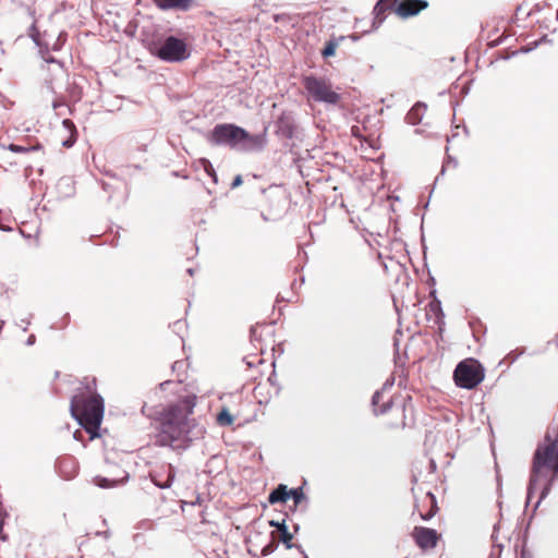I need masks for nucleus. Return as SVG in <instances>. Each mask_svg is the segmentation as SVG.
Here are the masks:
<instances>
[{"label": "nucleus", "mask_w": 558, "mask_h": 558, "mask_svg": "<svg viewBox=\"0 0 558 558\" xmlns=\"http://www.w3.org/2000/svg\"><path fill=\"white\" fill-rule=\"evenodd\" d=\"M425 111L426 105L424 102L418 101L409 110V112L405 116V121L409 124L416 125L422 121Z\"/></svg>", "instance_id": "obj_15"}, {"label": "nucleus", "mask_w": 558, "mask_h": 558, "mask_svg": "<svg viewBox=\"0 0 558 558\" xmlns=\"http://www.w3.org/2000/svg\"><path fill=\"white\" fill-rule=\"evenodd\" d=\"M556 344L558 347V332H557V336H556Z\"/></svg>", "instance_id": "obj_61"}, {"label": "nucleus", "mask_w": 558, "mask_h": 558, "mask_svg": "<svg viewBox=\"0 0 558 558\" xmlns=\"http://www.w3.org/2000/svg\"><path fill=\"white\" fill-rule=\"evenodd\" d=\"M344 38H345L344 36H340L338 38L329 39L326 43L324 49L322 50V56L324 58H329V57L335 56L337 47L339 46L340 41L344 40Z\"/></svg>", "instance_id": "obj_22"}, {"label": "nucleus", "mask_w": 558, "mask_h": 558, "mask_svg": "<svg viewBox=\"0 0 558 558\" xmlns=\"http://www.w3.org/2000/svg\"><path fill=\"white\" fill-rule=\"evenodd\" d=\"M520 354H514L513 352H510L504 360L499 361L498 366H500L504 363H507L508 366L513 364L518 359Z\"/></svg>", "instance_id": "obj_35"}, {"label": "nucleus", "mask_w": 558, "mask_h": 558, "mask_svg": "<svg viewBox=\"0 0 558 558\" xmlns=\"http://www.w3.org/2000/svg\"><path fill=\"white\" fill-rule=\"evenodd\" d=\"M8 148H9V150H11L13 153H17V154H23V153H27L29 150L36 149L35 147H25V146H21L17 144H10Z\"/></svg>", "instance_id": "obj_33"}, {"label": "nucleus", "mask_w": 558, "mask_h": 558, "mask_svg": "<svg viewBox=\"0 0 558 558\" xmlns=\"http://www.w3.org/2000/svg\"><path fill=\"white\" fill-rule=\"evenodd\" d=\"M289 499L288 487L284 484H279L268 495V501L271 505L286 502Z\"/></svg>", "instance_id": "obj_18"}, {"label": "nucleus", "mask_w": 558, "mask_h": 558, "mask_svg": "<svg viewBox=\"0 0 558 558\" xmlns=\"http://www.w3.org/2000/svg\"><path fill=\"white\" fill-rule=\"evenodd\" d=\"M210 144L228 146L239 151H260L265 147L264 135L250 134L246 130L232 123L217 124L208 136Z\"/></svg>", "instance_id": "obj_3"}, {"label": "nucleus", "mask_w": 558, "mask_h": 558, "mask_svg": "<svg viewBox=\"0 0 558 558\" xmlns=\"http://www.w3.org/2000/svg\"><path fill=\"white\" fill-rule=\"evenodd\" d=\"M296 549L303 555V558H308L307 554L304 551L301 545H298Z\"/></svg>", "instance_id": "obj_49"}, {"label": "nucleus", "mask_w": 558, "mask_h": 558, "mask_svg": "<svg viewBox=\"0 0 558 558\" xmlns=\"http://www.w3.org/2000/svg\"><path fill=\"white\" fill-rule=\"evenodd\" d=\"M299 530H300V525L299 524H294L293 525V531L296 533Z\"/></svg>", "instance_id": "obj_52"}, {"label": "nucleus", "mask_w": 558, "mask_h": 558, "mask_svg": "<svg viewBox=\"0 0 558 558\" xmlns=\"http://www.w3.org/2000/svg\"><path fill=\"white\" fill-rule=\"evenodd\" d=\"M64 40H65V34L60 33V35L58 36L57 41L52 46V50H54V51L60 50L62 45H63V43H64Z\"/></svg>", "instance_id": "obj_38"}, {"label": "nucleus", "mask_w": 558, "mask_h": 558, "mask_svg": "<svg viewBox=\"0 0 558 558\" xmlns=\"http://www.w3.org/2000/svg\"><path fill=\"white\" fill-rule=\"evenodd\" d=\"M555 17H556V21L558 22V8H557V11H556Z\"/></svg>", "instance_id": "obj_59"}, {"label": "nucleus", "mask_w": 558, "mask_h": 558, "mask_svg": "<svg viewBox=\"0 0 558 558\" xmlns=\"http://www.w3.org/2000/svg\"><path fill=\"white\" fill-rule=\"evenodd\" d=\"M205 171L211 178L214 183L218 182V175L213 167V165L208 160H204Z\"/></svg>", "instance_id": "obj_32"}, {"label": "nucleus", "mask_w": 558, "mask_h": 558, "mask_svg": "<svg viewBox=\"0 0 558 558\" xmlns=\"http://www.w3.org/2000/svg\"><path fill=\"white\" fill-rule=\"evenodd\" d=\"M150 51L166 62H181L190 57L185 41L172 35L162 41L154 43Z\"/></svg>", "instance_id": "obj_7"}, {"label": "nucleus", "mask_w": 558, "mask_h": 558, "mask_svg": "<svg viewBox=\"0 0 558 558\" xmlns=\"http://www.w3.org/2000/svg\"><path fill=\"white\" fill-rule=\"evenodd\" d=\"M288 494L289 498L293 499L295 506L300 505L305 499L302 487L288 489Z\"/></svg>", "instance_id": "obj_28"}, {"label": "nucleus", "mask_w": 558, "mask_h": 558, "mask_svg": "<svg viewBox=\"0 0 558 558\" xmlns=\"http://www.w3.org/2000/svg\"><path fill=\"white\" fill-rule=\"evenodd\" d=\"M70 411L77 423L89 434L90 439L100 436L99 429L104 418L105 402L100 395L86 398L76 395L71 399Z\"/></svg>", "instance_id": "obj_4"}, {"label": "nucleus", "mask_w": 558, "mask_h": 558, "mask_svg": "<svg viewBox=\"0 0 558 558\" xmlns=\"http://www.w3.org/2000/svg\"><path fill=\"white\" fill-rule=\"evenodd\" d=\"M184 365V362L183 361H175L173 364H172V371L175 372L180 368H182V366Z\"/></svg>", "instance_id": "obj_42"}, {"label": "nucleus", "mask_w": 558, "mask_h": 558, "mask_svg": "<svg viewBox=\"0 0 558 558\" xmlns=\"http://www.w3.org/2000/svg\"><path fill=\"white\" fill-rule=\"evenodd\" d=\"M21 323H22L21 326H22L23 330L26 331L28 326H29V324H31V320L29 319H22Z\"/></svg>", "instance_id": "obj_46"}, {"label": "nucleus", "mask_w": 558, "mask_h": 558, "mask_svg": "<svg viewBox=\"0 0 558 558\" xmlns=\"http://www.w3.org/2000/svg\"><path fill=\"white\" fill-rule=\"evenodd\" d=\"M489 432H490V436H493L494 435V430H493V426L492 425H490Z\"/></svg>", "instance_id": "obj_58"}, {"label": "nucleus", "mask_w": 558, "mask_h": 558, "mask_svg": "<svg viewBox=\"0 0 558 558\" xmlns=\"http://www.w3.org/2000/svg\"><path fill=\"white\" fill-rule=\"evenodd\" d=\"M389 9L395 10V5H392V3H388V0H378L374 7V14L376 19H380L383 21L385 19L386 11Z\"/></svg>", "instance_id": "obj_24"}, {"label": "nucleus", "mask_w": 558, "mask_h": 558, "mask_svg": "<svg viewBox=\"0 0 558 558\" xmlns=\"http://www.w3.org/2000/svg\"><path fill=\"white\" fill-rule=\"evenodd\" d=\"M520 354H514L513 352H510L504 360L499 361L498 366H500L504 363H507L508 366L513 364L518 359Z\"/></svg>", "instance_id": "obj_34"}, {"label": "nucleus", "mask_w": 558, "mask_h": 558, "mask_svg": "<svg viewBox=\"0 0 558 558\" xmlns=\"http://www.w3.org/2000/svg\"><path fill=\"white\" fill-rule=\"evenodd\" d=\"M242 183H243L242 175L238 174L234 177V179L231 183V189H235V187L240 186Z\"/></svg>", "instance_id": "obj_40"}, {"label": "nucleus", "mask_w": 558, "mask_h": 558, "mask_svg": "<svg viewBox=\"0 0 558 558\" xmlns=\"http://www.w3.org/2000/svg\"><path fill=\"white\" fill-rule=\"evenodd\" d=\"M485 378L483 365L475 359H465L453 371L456 385L463 389H473Z\"/></svg>", "instance_id": "obj_5"}, {"label": "nucleus", "mask_w": 558, "mask_h": 558, "mask_svg": "<svg viewBox=\"0 0 558 558\" xmlns=\"http://www.w3.org/2000/svg\"><path fill=\"white\" fill-rule=\"evenodd\" d=\"M539 46H541V41L533 40V41L527 43L522 49L511 51L510 53H505L502 50H498L490 57V65L495 61H498V60H509L510 58H512L519 53L531 52V51L535 50L536 48H538Z\"/></svg>", "instance_id": "obj_12"}, {"label": "nucleus", "mask_w": 558, "mask_h": 558, "mask_svg": "<svg viewBox=\"0 0 558 558\" xmlns=\"http://www.w3.org/2000/svg\"><path fill=\"white\" fill-rule=\"evenodd\" d=\"M523 10V4H520L517 9V15L519 14V12H521Z\"/></svg>", "instance_id": "obj_53"}, {"label": "nucleus", "mask_w": 558, "mask_h": 558, "mask_svg": "<svg viewBox=\"0 0 558 558\" xmlns=\"http://www.w3.org/2000/svg\"><path fill=\"white\" fill-rule=\"evenodd\" d=\"M65 102L61 98H56L52 101V108L57 111L58 114H62V112L58 111L60 108L64 107Z\"/></svg>", "instance_id": "obj_39"}, {"label": "nucleus", "mask_w": 558, "mask_h": 558, "mask_svg": "<svg viewBox=\"0 0 558 558\" xmlns=\"http://www.w3.org/2000/svg\"><path fill=\"white\" fill-rule=\"evenodd\" d=\"M508 37L505 21L501 19L494 25V29H490V49L501 45Z\"/></svg>", "instance_id": "obj_14"}, {"label": "nucleus", "mask_w": 558, "mask_h": 558, "mask_svg": "<svg viewBox=\"0 0 558 558\" xmlns=\"http://www.w3.org/2000/svg\"><path fill=\"white\" fill-rule=\"evenodd\" d=\"M485 525V500L476 496H470L468 500V531L476 536L484 531Z\"/></svg>", "instance_id": "obj_8"}, {"label": "nucleus", "mask_w": 558, "mask_h": 558, "mask_svg": "<svg viewBox=\"0 0 558 558\" xmlns=\"http://www.w3.org/2000/svg\"><path fill=\"white\" fill-rule=\"evenodd\" d=\"M107 186L108 185L106 183L102 184L104 190H107Z\"/></svg>", "instance_id": "obj_60"}, {"label": "nucleus", "mask_w": 558, "mask_h": 558, "mask_svg": "<svg viewBox=\"0 0 558 558\" xmlns=\"http://www.w3.org/2000/svg\"><path fill=\"white\" fill-rule=\"evenodd\" d=\"M194 407L195 396H185L177 403L168 405L160 413L155 444L173 450H185L194 440L203 438L205 427L189 418Z\"/></svg>", "instance_id": "obj_1"}, {"label": "nucleus", "mask_w": 558, "mask_h": 558, "mask_svg": "<svg viewBox=\"0 0 558 558\" xmlns=\"http://www.w3.org/2000/svg\"><path fill=\"white\" fill-rule=\"evenodd\" d=\"M62 125H63L64 130L69 133V136L66 138L62 140L61 144L65 148H71L77 140L76 126L73 123V121L70 119H64L62 121Z\"/></svg>", "instance_id": "obj_17"}, {"label": "nucleus", "mask_w": 558, "mask_h": 558, "mask_svg": "<svg viewBox=\"0 0 558 558\" xmlns=\"http://www.w3.org/2000/svg\"><path fill=\"white\" fill-rule=\"evenodd\" d=\"M35 341H36V337H35L34 335H31V336L28 337V339H27L26 343H27L28 345H32V344H34V343H35Z\"/></svg>", "instance_id": "obj_48"}, {"label": "nucleus", "mask_w": 558, "mask_h": 558, "mask_svg": "<svg viewBox=\"0 0 558 558\" xmlns=\"http://www.w3.org/2000/svg\"><path fill=\"white\" fill-rule=\"evenodd\" d=\"M536 41H541V45H542V44H545V43H551V39L548 38L547 34H544L538 39H536Z\"/></svg>", "instance_id": "obj_43"}, {"label": "nucleus", "mask_w": 558, "mask_h": 558, "mask_svg": "<svg viewBox=\"0 0 558 558\" xmlns=\"http://www.w3.org/2000/svg\"><path fill=\"white\" fill-rule=\"evenodd\" d=\"M151 482L159 488H169L175 477V469L171 463L157 464L149 471Z\"/></svg>", "instance_id": "obj_9"}, {"label": "nucleus", "mask_w": 558, "mask_h": 558, "mask_svg": "<svg viewBox=\"0 0 558 558\" xmlns=\"http://www.w3.org/2000/svg\"><path fill=\"white\" fill-rule=\"evenodd\" d=\"M244 361L246 362L247 366H252L253 364L251 363V361H246V359H244Z\"/></svg>", "instance_id": "obj_56"}, {"label": "nucleus", "mask_w": 558, "mask_h": 558, "mask_svg": "<svg viewBox=\"0 0 558 558\" xmlns=\"http://www.w3.org/2000/svg\"><path fill=\"white\" fill-rule=\"evenodd\" d=\"M80 434H81V433H80L78 430H75V433H74V438H75V439H78V438H77V436H78Z\"/></svg>", "instance_id": "obj_54"}, {"label": "nucleus", "mask_w": 558, "mask_h": 558, "mask_svg": "<svg viewBox=\"0 0 558 558\" xmlns=\"http://www.w3.org/2000/svg\"><path fill=\"white\" fill-rule=\"evenodd\" d=\"M427 496L430 498L432 507H430L429 511H427L426 513H421V518L424 521L430 520L436 514V512L438 510L435 496L432 493H427Z\"/></svg>", "instance_id": "obj_27"}, {"label": "nucleus", "mask_w": 558, "mask_h": 558, "mask_svg": "<svg viewBox=\"0 0 558 558\" xmlns=\"http://www.w3.org/2000/svg\"><path fill=\"white\" fill-rule=\"evenodd\" d=\"M194 0H151V2L162 11L179 10L187 11Z\"/></svg>", "instance_id": "obj_13"}, {"label": "nucleus", "mask_w": 558, "mask_h": 558, "mask_svg": "<svg viewBox=\"0 0 558 558\" xmlns=\"http://www.w3.org/2000/svg\"><path fill=\"white\" fill-rule=\"evenodd\" d=\"M70 97L73 101H78L82 97L81 89L77 86H73L70 89Z\"/></svg>", "instance_id": "obj_36"}, {"label": "nucleus", "mask_w": 558, "mask_h": 558, "mask_svg": "<svg viewBox=\"0 0 558 558\" xmlns=\"http://www.w3.org/2000/svg\"><path fill=\"white\" fill-rule=\"evenodd\" d=\"M49 51H50V48L47 44H44V53H40L41 58L47 62V63H58L59 65H61V62L58 61L56 58H53L52 56L49 54Z\"/></svg>", "instance_id": "obj_30"}, {"label": "nucleus", "mask_w": 558, "mask_h": 558, "mask_svg": "<svg viewBox=\"0 0 558 558\" xmlns=\"http://www.w3.org/2000/svg\"><path fill=\"white\" fill-rule=\"evenodd\" d=\"M393 383H395V379L393 378H390V379H387L386 383L384 384L383 388L380 390H386L388 388H391L393 386Z\"/></svg>", "instance_id": "obj_41"}, {"label": "nucleus", "mask_w": 558, "mask_h": 558, "mask_svg": "<svg viewBox=\"0 0 558 558\" xmlns=\"http://www.w3.org/2000/svg\"><path fill=\"white\" fill-rule=\"evenodd\" d=\"M541 11V7L538 4H535L527 13H526V16H530L532 15L533 13L535 12H539Z\"/></svg>", "instance_id": "obj_45"}, {"label": "nucleus", "mask_w": 558, "mask_h": 558, "mask_svg": "<svg viewBox=\"0 0 558 558\" xmlns=\"http://www.w3.org/2000/svg\"><path fill=\"white\" fill-rule=\"evenodd\" d=\"M278 129L280 133L287 138H292L294 136V123L286 116L279 118Z\"/></svg>", "instance_id": "obj_19"}, {"label": "nucleus", "mask_w": 558, "mask_h": 558, "mask_svg": "<svg viewBox=\"0 0 558 558\" xmlns=\"http://www.w3.org/2000/svg\"><path fill=\"white\" fill-rule=\"evenodd\" d=\"M63 463L73 464L74 460L71 457H69V458H65L64 460L60 461V464H63Z\"/></svg>", "instance_id": "obj_50"}, {"label": "nucleus", "mask_w": 558, "mask_h": 558, "mask_svg": "<svg viewBox=\"0 0 558 558\" xmlns=\"http://www.w3.org/2000/svg\"><path fill=\"white\" fill-rule=\"evenodd\" d=\"M518 558H534L532 551L527 548L525 543L523 544Z\"/></svg>", "instance_id": "obj_37"}, {"label": "nucleus", "mask_w": 558, "mask_h": 558, "mask_svg": "<svg viewBox=\"0 0 558 558\" xmlns=\"http://www.w3.org/2000/svg\"><path fill=\"white\" fill-rule=\"evenodd\" d=\"M128 477L129 475L128 473H125V476L122 480L97 476L95 477L94 481L96 485L99 486L100 488H110L117 486L120 483H124L125 481H128Z\"/></svg>", "instance_id": "obj_23"}, {"label": "nucleus", "mask_w": 558, "mask_h": 558, "mask_svg": "<svg viewBox=\"0 0 558 558\" xmlns=\"http://www.w3.org/2000/svg\"><path fill=\"white\" fill-rule=\"evenodd\" d=\"M303 85L310 97L316 102L337 105L341 97L332 88L329 80L315 75H307L303 78Z\"/></svg>", "instance_id": "obj_6"}, {"label": "nucleus", "mask_w": 558, "mask_h": 558, "mask_svg": "<svg viewBox=\"0 0 558 558\" xmlns=\"http://www.w3.org/2000/svg\"><path fill=\"white\" fill-rule=\"evenodd\" d=\"M391 3L395 5V12L403 19L417 15L428 7L426 0H392Z\"/></svg>", "instance_id": "obj_10"}, {"label": "nucleus", "mask_w": 558, "mask_h": 558, "mask_svg": "<svg viewBox=\"0 0 558 558\" xmlns=\"http://www.w3.org/2000/svg\"><path fill=\"white\" fill-rule=\"evenodd\" d=\"M276 533L277 532H271L272 541L269 542L267 545H265L263 547V549H262V555L263 556L270 555V554H272L277 549L278 543H277V539H276Z\"/></svg>", "instance_id": "obj_29"}, {"label": "nucleus", "mask_w": 558, "mask_h": 558, "mask_svg": "<svg viewBox=\"0 0 558 558\" xmlns=\"http://www.w3.org/2000/svg\"><path fill=\"white\" fill-rule=\"evenodd\" d=\"M558 446V426L555 430L554 436L547 430L542 441H539L536 448H555Z\"/></svg>", "instance_id": "obj_21"}, {"label": "nucleus", "mask_w": 558, "mask_h": 558, "mask_svg": "<svg viewBox=\"0 0 558 558\" xmlns=\"http://www.w3.org/2000/svg\"><path fill=\"white\" fill-rule=\"evenodd\" d=\"M171 384H172V381H171V380H165V381H162V383H160V384H159V388H160L161 390H166V389H167V386H169V385H171Z\"/></svg>", "instance_id": "obj_47"}, {"label": "nucleus", "mask_w": 558, "mask_h": 558, "mask_svg": "<svg viewBox=\"0 0 558 558\" xmlns=\"http://www.w3.org/2000/svg\"><path fill=\"white\" fill-rule=\"evenodd\" d=\"M490 452L494 457V460H495V474H496V482H497V487L499 488L500 487V483H501V475H500V469H499V465L497 463V460H496V453H495V450H494V446H493V442L490 441Z\"/></svg>", "instance_id": "obj_31"}, {"label": "nucleus", "mask_w": 558, "mask_h": 558, "mask_svg": "<svg viewBox=\"0 0 558 558\" xmlns=\"http://www.w3.org/2000/svg\"><path fill=\"white\" fill-rule=\"evenodd\" d=\"M234 418L228 411V409L223 408L220 413L217 415V422L220 426H229L233 423Z\"/></svg>", "instance_id": "obj_26"}, {"label": "nucleus", "mask_w": 558, "mask_h": 558, "mask_svg": "<svg viewBox=\"0 0 558 558\" xmlns=\"http://www.w3.org/2000/svg\"><path fill=\"white\" fill-rule=\"evenodd\" d=\"M541 28H548V25L545 24V22H538Z\"/></svg>", "instance_id": "obj_51"}, {"label": "nucleus", "mask_w": 558, "mask_h": 558, "mask_svg": "<svg viewBox=\"0 0 558 558\" xmlns=\"http://www.w3.org/2000/svg\"><path fill=\"white\" fill-rule=\"evenodd\" d=\"M412 535L416 545L422 549L436 547L439 539V534L436 530L424 526H415Z\"/></svg>", "instance_id": "obj_11"}, {"label": "nucleus", "mask_w": 558, "mask_h": 558, "mask_svg": "<svg viewBox=\"0 0 558 558\" xmlns=\"http://www.w3.org/2000/svg\"><path fill=\"white\" fill-rule=\"evenodd\" d=\"M383 390H377L372 397V407L375 415L386 414L392 407L391 400L383 402V404L379 405L383 399Z\"/></svg>", "instance_id": "obj_16"}, {"label": "nucleus", "mask_w": 558, "mask_h": 558, "mask_svg": "<svg viewBox=\"0 0 558 558\" xmlns=\"http://www.w3.org/2000/svg\"><path fill=\"white\" fill-rule=\"evenodd\" d=\"M280 523L281 522H279V521H274V520L269 521L270 526H275L277 529L278 533H281Z\"/></svg>", "instance_id": "obj_44"}, {"label": "nucleus", "mask_w": 558, "mask_h": 558, "mask_svg": "<svg viewBox=\"0 0 558 558\" xmlns=\"http://www.w3.org/2000/svg\"><path fill=\"white\" fill-rule=\"evenodd\" d=\"M280 527H281V533H279V538H278L277 543L281 542L286 546L287 549L296 548V546L299 544L292 543L293 534L288 530V526H287L284 520L281 521Z\"/></svg>", "instance_id": "obj_20"}, {"label": "nucleus", "mask_w": 558, "mask_h": 558, "mask_svg": "<svg viewBox=\"0 0 558 558\" xmlns=\"http://www.w3.org/2000/svg\"><path fill=\"white\" fill-rule=\"evenodd\" d=\"M558 481V446L555 448H535L526 484L525 509H527L537 495L532 506L530 521L535 515L542 502L550 494Z\"/></svg>", "instance_id": "obj_2"}, {"label": "nucleus", "mask_w": 558, "mask_h": 558, "mask_svg": "<svg viewBox=\"0 0 558 558\" xmlns=\"http://www.w3.org/2000/svg\"><path fill=\"white\" fill-rule=\"evenodd\" d=\"M187 272H189L191 276H193L194 270H193L192 268H189V269H187Z\"/></svg>", "instance_id": "obj_55"}, {"label": "nucleus", "mask_w": 558, "mask_h": 558, "mask_svg": "<svg viewBox=\"0 0 558 558\" xmlns=\"http://www.w3.org/2000/svg\"><path fill=\"white\" fill-rule=\"evenodd\" d=\"M28 36L33 39L35 45L39 48V53H44V44L40 41L39 38V31L35 23L31 25L28 28Z\"/></svg>", "instance_id": "obj_25"}, {"label": "nucleus", "mask_w": 558, "mask_h": 558, "mask_svg": "<svg viewBox=\"0 0 558 558\" xmlns=\"http://www.w3.org/2000/svg\"><path fill=\"white\" fill-rule=\"evenodd\" d=\"M430 468H434V469L436 468V464L434 461L430 462Z\"/></svg>", "instance_id": "obj_57"}]
</instances>
